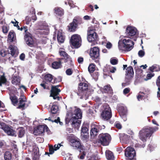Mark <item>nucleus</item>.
Returning a JSON list of instances; mask_svg holds the SVG:
<instances>
[{
	"label": "nucleus",
	"mask_w": 160,
	"mask_h": 160,
	"mask_svg": "<svg viewBox=\"0 0 160 160\" xmlns=\"http://www.w3.org/2000/svg\"><path fill=\"white\" fill-rule=\"evenodd\" d=\"M55 149L52 146H50L49 148V154H52L54 152Z\"/></svg>",
	"instance_id": "obj_48"
},
{
	"label": "nucleus",
	"mask_w": 160,
	"mask_h": 160,
	"mask_svg": "<svg viewBox=\"0 0 160 160\" xmlns=\"http://www.w3.org/2000/svg\"><path fill=\"white\" fill-rule=\"evenodd\" d=\"M57 39L59 43H63L65 40V38L63 33L60 31L58 32L57 35Z\"/></svg>",
	"instance_id": "obj_24"
},
{
	"label": "nucleus",
	"mask_w": 160,
	"mask_h": 160,
	"mask_svg": "<svg viewBox=\"0 0 160 160\" xmlns=\"http://www.w3.org/2000/svg\"><path fill=\"white\" fill-rule=\"evenodd\" d=\"M0 108H2L4 109H0V111L1 112H2L3 111H6L7 110L5 108V106L4 104L0 100Z\"/></svg>",
	"instance_id": "obj_47"
},
{
	"label": "nucleus",
	"mask_w": 160,
	"mask_h": 160,
	"mask_svg": "<svg viewBox=\"0 0 160 160\" xmlns=\"http://www.w3.org/2000/svg\"><path fill=\"white\" fill-rule=\"evenodd\" d=\"M158 129L157 127L153 128L148 126L144 127L139 132V139L143 142H145L147 138L151 137L153 133Z\"/></svg>",
	"instance_id": "obj_1"
},
{
	"label": "nucleus",
	"mask_w": 160,
	"mask_h": 160,
	"mask_svg": "<svg viewBox=\"0 0 160 160\" xmlns=\"http://www.w3.org/2000/svg\"><path fill=\"white\" fill-rule=\"evenodd\" d=\"M109 66L105 67L103 69V74L104 76H110V73H109Z\"/></svg>",
	"instance_id": "obj_36"
},
{
	"label": "nucleus",
	"mask_w": 160,
	"mask_h": 160,
	"mask_svg": "<svg viewBox=\"0 0 160 160\" xmlns=\"http://www.w3.org/2000/svg\"><path fill=\"white\" fill-rule=\"evenodd\" d=\"M54 11V13L59 16L62 17L64 14V10L60 7H55Z\"/></svg>",
	"instance_id": "obj_25"
},
{
	"label": "nucleus",
	"mask_w": 160,
	"mask_h": 160,
	"mask_svg": "<svg viewBox=\"0 0 160 160\" xmlns=\"http://www.w3.org/2000/svg\"><path fill=\"white\" fill-rule=\"evenodd\" d=\"M5 160H11L12 159V154L9 151L6 152L4 154Z\"/></svg>",
	"instance_id": "obj_34"
},
{
	"label": "nucleus",
	"mask_w": 160,
	"mask_h": 160,
	"mask_svg": "<svg viewBox=\"0 0 160 160\" xmlns=\"http://www.w3.org/2000/svg\"><path fill=\"white\" fill-rule=\"evenodd\" d=\"M95 65L93 63L90 64L88 67V71L90 73H92L95 70Z\"/></svg>",
	"instance_id": "obj_37"
},
{
	"label": "nucleus",
	"mask_w": 160,
	"mask_h": 160,
	"mask_svg": "<svg viewBox=\"0 0 160 160\" xmlns=\"http://www.w3.org/2000/svg\"><path fill=\"white\" fill-rule=\"evenodd\" d=\"M46 83L45 82L44 83H41L40 84V85L42 86L44 89H48V86L46 85Z\"/></svg>",
	"instance_id": "obj_60"
},
{
	"label": "nucleus",
	"mask_w": 160,
	"mask_h": 160,
	"mask_svg": "<svg viewBox=\"0 0 160 160\" xmlns=\"http://www.w3.org/2000/svg\"><path fill=\"white\" fill-rule=\"evenodd\" d=\"M155 71L158 72L160 71V66L157 65H154Z\"/></svg>",
	"instance_id": "obj_58"
},
{
	"label": "nucleus",
	"mask_w": 160,
	"mask_h": 160,
	"mask_svg": "<svg viewBox=\"0 0 160 160\" xmlns=\"http://www.w3.org/2000/svg\"><path fill=\"white\" fill-rule=\"evenodd\" d=\"M2 31L4 33H7L8 31V29L7 26H4L2 27Z\"/></svg>",
	"instance_id": "obj_54"
},
{
	"label": "nucleus",
	"mask_w": 160,
	"mask_h": 160,
	"mask_svg": "<svg viewBox=\"0 0 160 160\" xmlns=\"http://www.w3.org/2000/svg\"><path fill=\"white\" fill-rule=\"evenodd\" d=\"M70 42L72 45L75 48H78L81 46V38L80 35L75 34L71 37Z\"/></svg>",
	"instance_id": "obj_16"
},
{
	"label": "nucleus",
	"mask_w": 160,
	"mask_h": 160,
	"mask_svg": "<svg viewBox=\"0 0 160 160\" xmlns=\"http://www.w3.org/2000/svg\"><path fill=\"white\" fill-rule=\"evenodd\" d=\"M61 63V61L59 59L58 62L55 61L52 62V66L54 69H58L61 68L62 67Z\"/></svg>",
	"instance_id": "obj_27"
},
{
	"label": "nucleus",
	"mask_w": 160,
	"mask_h": 160,
	"mask_svg": "<svg viewBox=\"0 0 160 160\" xmlns=\"http://www.w3.org/2000/svg\"><path fill=\"white\" fill-rule=\"evenodd\" d=\"M138 54L139 57H142L145 55V53L143 51L140 50L139 51Z\"/></svg>",
	"instance_id": "obj_52"
},
{
	"label": "nucleus",
	"mask_w": 160,
	"mask_h": 160,
	"mask_svg": "<svg viewBox=\"0 0 160 160\" xmlns=\"http://www.w3.org/2000/svg\"><path fill=\"white\" fill-rule=\"evenodd\" d=\"M39 156V152L36 150V151L34 152V156L32 158L33 160H38Z\"/></svg>",
	"instance_id": "obj_42"
},
{
	"label": "nucleus",
	"mask_w": 160,
	"mask_h": 160,
	"mask_svg": "<svg viewBox=\"0 0 160 160\" xmlns=\"http://www.w3.org/2000/svg\"><path fill=\"white\" fill-rule=\"evenodd\" d=\"M136 73L140 75L142 72V70L140 67H135L134 68Z\"/></svg>",
	"instance_id": "obj_44"
},
{
	"label": "nucleus",
	"mask_w": 160,
	"mask_h": 160,
	"mask_svg": "<svg viewBox=\"0 0 160 160\" xmlns=\"http://www.w3.org/2000/svg\"><path fill=\"white\" fill-rule=\"evenodd\" d=\"M94 127L99 132V131L101 130L102 129H104L105 127L104 125L102 126L99 124H95L94 125Z\"/></svg>",
	"instance_id": "obj_43"
},
{
	"label": "nucleus",
	"mask_w": 160,
	"mask_h": 160,
	"mask_svg": "<svg viewBox=\"0 0 160 160\" xmlns=\"http://www.w3.org/2000/svg\"><path fill=\"white\" fill-rule=\"evenodd\" d=\"M83 61V58L82 57H79L78 59V62L79 63H82Z\"/></svg>",
	"instance_id": "obj_61"
},
{
	"label": "nucleus",
	"mask_w": 160,
	"mask_h": 160,
	"mask_svg": "<svg viewBox=\"0 0 160 160\" xmlns=\"http://www.w3.org/2000/svg\"><path fill=\"white\" fill-rule=\"evenodd\" d=\"M0 128L2 129L8 135L15 137L17 136L15 131L11 127L7 125L4 123L2 122L0 123Z\"/></svg>",
	"instance_id": "obj_14"
},
{
	"label": "nucleus",
	"mask_w": 160,
	"mask_h": 160,
	"mask_svg": "<svg viewBox=\"0 0 160 160\" xmlns=\"http://www.w3.org/2000/svg\"><path fill=\"white\" fill-rule=\"evenodd\" d=\"M112 89L110 85L105 86L103 88V90L105 92H108Z\"/></svg>",
	"instance_id": "obj_46"
},
{
	"label": "nucleus",
	"mask_w": 160,
	"mask_h": 160,
	"mask_svg": "<svg viewBox=\"0 0 160 160\" xmlns=\"http://www.w3.org/2000/svg\"><path fill=\"white\" fill-rule=\"evenodd\" d=\"M10 50V54L12 56H14L16 52V48L14 46L11 45L8 48Z\"/></svg>",
	"instance_id": "obj_33"
},
{
	"label": "nucleus",
	"mask_w": 160,
	"mask_h": 160,
	"mask_svg": "<svg viewBox=\"0 0 160 160\" xmlns=\"http://www.w3.org/2000/svg\"><path fill=\"white\" fill-rule=\"evenodd\" d=\"M129 137L127 135H125L121 137L120 140L125 143H127L129 141Z\"/></svg>",
	"instance_id": "obj_38"
},
{
	"label": "nucleus",
	"mask_w": 160,
	"mask_h": 160,
	"mask_svg": "<svg viewBox=\"0 0 160 160\" xmlns=\"http://www.w3.org/2000/svg\"><path fill=\"white\" fill-rule=\"evenodd\" d=\"M72 118L70 121L72 122L71 124L75 129H78L81 123V121L78 120L81 119L82 117V113L80 109H75L72 113Z\"/></svg>",
	"instance_id": "obj_2"
},
{
	"label": "nucleus",
	"mask_w": 160,
	"mask_h": 160,
	"mask_svg": "<svg viewBox=\"0 0 160 160\" xmlns=\"http://www.w3.org/2000/svg\"><path fill=\"white\" fill-rule=\"evenodd\" d=\"M112 116V112H102L101 114V117L102 119L104 120L107 121L109 120Z\"/></svg>",
	"instance_id": "obj_23"
},
{
	"label": "nucleus",
	"mask_w": 160,
	"mask_h": 160,
	"mask_svg": "<svg viewBox=\"0 0 160 160\" xmlns=\"http://www.w3.org/2000/svg\"><path fill=\"white\" fill-rule=\"evenodd\" d=\"M111 140L110 135L108 133H102L99 134L98 137V142L103 146L108 145Z\"/></svg>",
	"instance_id": "obj_6"
},
{
	"label": "nucleus",
	"mask_w": 160,
	"mask_h": 160,
	"mask_svg": "<svg viewBox=\"0 0 160 160\" xmlns=\"http://www.w3.org/2000/svg\"><path fill=\"white\" fill-rule=\"evenodd\" d=\"M99 131L96 129L94 127L92 128L91 130L90 135L91 136H93L94 137L98 134Z\"/></svg>",
	"instance_id": "obj_40"
},
{
	"label": "nucleus",
	"mask_w": 160,
	"mask_h": 160,
	"mask_svg": "<svg viewBox=\"0 0 160 160\" xmlns=\"http://www.w3.org/2000/svg\"><path fill=\"white\" fill-rule=\"evenodd\" d=\"M134 45V42L129 39H124L122 41L120 40L118 42L119 49L125 52L131 50L133 48Z\"/></svg>",
	"instance_id": "obj_3"
},
{
	"label": "nucleus",
	"mask_w": 160,
	"mask_h": 160,
	"mask_svg": "<svg viewBox=\"0 0 160 160\" xmlns=\"http://www.w3.org/2000/svg\"><path fill=\"white\" fill-rule=\"evenodd\" d=\"M59 85L52 86L50 96L52 97L54 99H57L59 100V97L58 96L59 92H61V90L58 88Z\"/></svg>",
	"instance_id": "obj_18"
},
{
	"label": "nucleus",
	"mask_w": 160,
	"mask_h": 160,
	"mask_svg": "<svg viewBox=\"0 0 160 160\" xmlns=\"http://www.w3.org/2000/svg\"><path fill=\"white\" fill-rule=\"evenodd\" d=\"M125 156L127 160H136V153L134 149L131 147H128L124 150Z\"/></svg>",
	"instance_id": "obj_10"
},
{
	"label": "nucleus",
	"mask_w": 160,
	"mask_h": 160,
	"mask_svg": "<svg viewBox=\"0 0 160 160\" xmlns=\"http://www.w3.org/2000/svg\"><path fill=\"white\" fill-rule=\"evenodd\" d=\"M59 53L61 56L63 57L59 58V59L61 61L63 60L64 62L65 63L68 62L71 67L73 66L72 58L65 52L59 51Z\"/></svg>",
	"instance_id": "obj_17"
},
{
	"label": "nucleus",
	"mask_w": 160,
	"mask_h": 160,
	"mask_svg": "<svg viewBox=\"0 0 160 160\" xmlns=\"http://www.w3.org/2000/svg\"><path fill=\"white\" fill-rule=\"evenodd\" d=\"M110 62L112 65H116L118 63V60L117 59L112 58L110 59Z\"/></svg>",
	"instance_id": "obj_45"
},
{
	"label": "nucleus",
	"mask_w": 160,
	"mask_h": 160,
	"mask_svg": "<svg viewBox=\"0 0 160 160\" xmlns=\"http://www.w3.org/2000/svg\"><path fill=\"white\" fill-rule=\"evenodd\" d=\"M105 155L108 160H114V156L113 153L109 150H107L105 152Z\"/></svg>",
	"instance_id": "obj_26"
},
{
	"label": "nucleus",
	"mask_w": 160,
	"mask_h": 160,
	"mask_svg": "<svg viewBox=\"0 0 160 160\" xmlns=\"http://www.w3.org/2000/svg\"><path fill=\"white\" fill-rule=\"evenodd\" d=\"M31 21V18L28 16H27L25 18L26 23V24L28 25Z\"/></svg>",
	"instance_id": "obj_50"
},
{
	"label": "nucleus",
	"mask_w": 160,
	"mask_h": 160,
	"mask_svg": "<svg viewBox=\"0 0 160 160\" xmlns=\"http://www.w3.org/2000/svg\"><path fill=\"white\" fill-rule=\"evenodd\" d=\"M134 76V72L133 68L132 66H129L126 68L125 78V82L122 83L123 87L129 85Z\"/></svg>",
	"instance_id": "obj_4"
},
{
	"label": "nucleus",
	"mask_w": 160,
	"mask_h": 160,
	"mask_svg": "<svg viewBox=\"0 0 160 160\" xmlns=\"http://www.w3.org/2000/svg\"><path fill=\"white\" fill-rule=\"evenodd\" d=\"M12 82L13 84L16 85H19L20 83V78L18 76H14L12 78Z\"/></svg>",
	"instance_id": "obj_30"
},
{
	"label": "nucleus",
	"mask_w": 160,
	"mask_h": 160,
	"mask_svg": "<svg viewBox=\"0 0 160 160\" xmlns=\"http://www.w3.org/2000/svg\"><path fill=\"white\" fill-rule=\"evenodd\" d=\"M102 110V112H111V110L109 105L107 103H105L103 105Z\"/></svg>",
	"instance_id": "obj_32"
},
{
	"label": "nucleus",
	"mask_w": 160,
	"mask_h": 160,
	"mask_svg": "<svg viewBox=\"0 0 160 160\" xmlns=\"http://www.w3.org/2000/svg\"><path fill=\"white\" fill-rule=\"evenodd\" d=\"M7 53V52L5 51L4 50H1L0 51V54L1 56L3 57H5Z\"/></svg>",
	"instance_id": "obj_51"
},
{
	"label": "nucleus",
	"mask_w": 160,
	"mask_h": 160,
	"mask_svg": "<svg viewBox=\"0 0 160 160\" xmlns=\"http://www.w3.org/2000/svg\"><path fill=\"white\" fill-rule=\"evenodd\" d=\"M45 131L48 134H50L51 132L47 125H39L34 128L33 133L35 135L37 136L43 134Z\"/></svg>",
	"instance_id": "obj_15"
},
{
	"label": "nucleus",
	"mask_w": 160,
	"mask_h": 160,
	"mask_svg": "<svg viewBox=\"0 0 160 160\" xmlns=\"http://www.w3.org/2000/svg\"><path fill=\"white\" fill-rule=\"evenodd\" d=\"M81 131V135L83 140L87 139L89 137L88 128L85 127H82Z\"/></svg>",
	"instance_id": "obj_21"
},
{
	"label": "nucleus",
	"mask_w": 160,
	"mask_h": 160,
	"mask_svg": "<svg viewBox=\"0 0 160 160\" xmlns=\"http://www.w3.org/2000/svg\"><path fill=\"white\" fill-rule=\"evenodd\" d=\"M87 38L88 42L92 43L91 45L97 44L99 41L98 35L93 30L90 29L88 31Z\"/></svg>",
	"instance_id": "obj_8"
},
{
	"label": "nucleus",
	"mask_w": 160,
	"mask_h": 160,
	"mask_svg": "<svg viewBox=\"0 0 160 160\" xmlns=\"http://www.w3.org/2000/svg\"><path fill=\"white\" fill-rule=\"evenodd\" d=\"M68 138L72 146L76 148L83 150V148L81 144L79 139L74 136H69Z\"/></svg>",
	"instance_id": "obj_12"
},
{
	"label": "nucleus",
	"mask_w": 160,
	"mask_h": 160,
	"mask_svg": "<svg viewBox=\"0 0 160 160\" xmlns=\"http://www.w3.org/2000/svg\"><path fill=\"white\" fill-rule=\"evenodd\" d=\"M30 13L32 14H35V9L33 7H31L30 10Z\"/></svg>",
	"instance_id": "obj_59"
},
{
	"label": "nucleus",
	"mask_w": 160,
	"mask_h": 160,
	"mask_svg": "<svg viewBox=\"0 0 160 160\" xmlns=\"http://www.w3.org/2000/svg\"><path fill=\"white\" fill-rule=\"evenodd\" d=\"M27 102L26 98L24 95H20V98L18 99V106L17 108L21 109L22 110H24L28 106V105L26 104Z\"/></svg>",
	"instance_id": "obj_19"
},
{
	"label": "nucleus",
	"mask_w": 160,
	"mask_h": 160,
	"mask_svg": "<svg viewBox=\"0 0 160 160\" xmlns=\"http://www.w3.org/2000/svg\"><path fill=\"white\" fill-rule=\"evenodd\" d=\"M7 82V79L4 75L0 77V86H2V84H5Z\"/></svg>",
	"instance_id": "obj_39"
},
{
	"label": "nucleus",
	"mask_w": 160,
	"mask_h": 160,
	"mask_svg": "<svg viewBox=\"0 0 160 160\" xmlns=\"http://www.w3.org/2000/svg\"><path fill=\"white\" fill-rule=\"evenodd\" d=\"M126 33L128 37L131 38V37L135 36L137 33V30L134 27L128 26L126 29Z\"/></svg>",
	"instance_id": "obj_20"
},
{
	"label": "nucleus",
	"mask_w": 160,
	"mask_h": 160,
	"mask_svg": "<svg viewBox=\"0 0 160 160\" xmlns=\"http://www.w3.org/2000/svg\"><path fill=\"white\" fill-rule=\"evenodd\" d=\"M89 84L84 82H81L78 84L77 95L80 97L81 99H82L84 96H86V91L88 89Z\"/></svg>",
	"instance_id": "obj_9"
},
{
	"label": "nucleus",
	"mask_w": 160,
	"mask_h": 160,
	"mask_svg": "<svg viewBox=\"0 0 160 160\" xmlns=\"http://www.w3.org/2000/svg\"><path fill=\"white\" fill-rule=\"evenodd\" d=\"M25 35L24 39L26 43L29 47H32L34 44V41L32 35L28 31L27 26H24Z\"/></svg>",
	"instance_id": "obj_11"
},
{
	"label": "nucleus",
	"mask_w": 160,
	"mask_h": 160,
	"mask_svg": "<svg viewBox=\"0 0 160 160\" xmlns=\"http://www.w3.org/2000/svg\"><path fill=\"white\" fill-rule=\"evenodd\" d=\"M73 72V70L71 68L68 69L66 71V74L69 76L71 75Z\"/></svg>",
	"instance_id": "obj_49"
},
{
	"label": "nucleus",
	"mask_w": 160,
	"mask_h": 160,
	"mask_svg": "<svg viewBox=\"0 0 160 160\" xmlns=\"http://www.w3.org/2000/svg\"><path fill=\"white\" fill-rule=\"evenodd\" d=\"M10 99L11 100L12 104L14 106H16L18 103V99L17 96L14 95L12 96L10 94Z\"/></svg>",
	"instance_id": "obj_29"
},
{
	"label": "nucleus",
	"mask_w": 160,
	"mask_h": 160,
	"mask_svg": "<svg viewBox=\"0 0 160 160\" xmlns=\"http://www.w3.org/2000/svg\"><path fill=\"white\" fill-rule=\"evenodd\" d=\"M149 70L151 71L152 73L154 71H155L154 65L150 67Z\"/></svg>",
	"instance_id": "obj_64"
},
{
	"label": "nucleus",
	"mask_w": 160,
	"mask_h": 160,
	"mask_svg": "<svg viewBox=\"0 0 160 160\" xmlns=\"http://www.w3.org/2000/svg\"><path fill=\"white\" fill-rule=\"evenodd\" d=\"M92 59L97 63L99 62L100 59V49L97 47L91 48L89 53Z\"/></svg>",
	"instance_id": "obj_5"
},
{
	"label": "nucleus",
	"mask_w": 160,
	"mask_h": 160,
	"mask_svg": "<svg viewBox=\"0 0 160 160\" xmlns=\"http://www.w3.org/2000/svg\"><path fill=\"white\" fill-rule=\"evenodd\" d=\"M148 147L149 148L150 151H153L155 148V147L151 144H149L148 145Z\"/></svg>",
	"instance_id": "obj_62"
},
{
	"label": "nucleus",
	"mask_w": 160,
	"mask_h": 160,
	"mask_svg": "<svg viewBox=\"0 0 160 160\" xmlns=\"http://www.w3.org/2000/svg\"><path fill=\"white\" fill-rule=\"evenodd\" d=\"M16 37L15 33L14 31H10L8 35V39L10 42L13 41L14 38Z\"/></svg>",
	"instance_id": "obj_31"
},
{
	"label": "nucleus",
	"mask_w": 160,
	"mask_h": 160,
	"mask_svg": "<svg viewBox=\"0 0 160 160\" xmlns=\"http://www.w3.org/2000/svg\"><path fill=\"white\" fill-rule=\"evenodd\" d=\"M144 97V96L143 95L139 94L137 96V99L139 101H140L142 100L143 98Z\"/></svg>",
	"instance_id": "obj_63"
},
{
	"label": "nucleus",
	"mask_w": 160,
	"mask_h": 160,
	"mask_svg": "<svg viewBox=\"0 0 160 160\" xmlns=\"http://www.w3.org/2000/svg\"><path fill=\"white\" fill-rule=\"evenodd\" d=\"M154 75V73L151 72H149L147 74L146 78H144V80L145 81H147L148 80L150 79L152 77H153Z\"/></svg>",
	"instance_id": "obj_41"
},
{
	"label": "nucleus",
	"mask_w": 160,
	"mask_h": 160,
	"mask_svg": "<svg viewBox=\"0 0 160 160\" xmlns=\"http://www.w3.org/2000/svg\"><path fill=\"white\" fill-rule=\"evenodd\" d=\"M53 76L52 75L50 74H47L44 76V82L48 84V83H50L51 82Z\"/></svg>",
	"instance_id": "obj_28"
},
{
	"label": "nucleus",
	"mask_w": 160,
	"mask_h": 160,
	"mask_svg": "<svg viewBox=\"0 0 160 160\" xmlns=\"http://www.w3.org/2000/svg\"><path fill=\"white\" fill-rule=\"evenodd\" d=\"M82 23V18H74L72 21L70 23L67 27L68 31L72 32L76 31L78 28V25Z\"/></svg>",
	"instance_id": "obj_7"
},
{
	"label": "nucleus",
	"mask_w": 160,
	"mask_h": 160,
	"mask_svg": "<svg viewBox=\"0 0 160 160\" xmlns=\"http://www.w3.org/2000/svg\"><path fill=\"white\" fill-rule=\"evenodd\" d=\"M116 70V68L115 67L109 66V73H113L115 72V71Z\"/></svg>",
	"instance_id": "obj_53"
},
{
	"label": "nucleus",
	"mask_w": 160,
	"mask_h": 160,
	"mask_svg": "<svg viewBox=\"0 0 160 160\" xmlns=\"http://www.w3.org/2000/svg\"><path fill=\"white\" fill-rule=\"evenodd\" d=\"M117 110L123 121H126L127 120V116L128 113L127 107L122 104H119L117 106Z\"/></svg>",
	"instance_id": "obj_13"
},
{
	"label": "nucleus",
	"mask_w": 160,
	"mask_h": 160,
	"mask_svg": "<svg viewBox=\"0 0 160 160\" xmlns=\"http://www.w3.org/2000/svg\"><path fill=\"white\" fill-rule=\"evenodd\" d=\"M130 89L129 88H125L123 91V93L124 94H126L128 93L130 91Z\"/></svg>",
	"instance_id": "obj_56"
},
{
	"label": "nucleus",
	"mask_w": 160,
	"mask_h": 160,
	"mask_svg": "<svg viewBox=\"0 0 160 160\" xmlns=\"http://www.w3.org/2000/svg\"><path fill=\"white\" fill-rule=\"evenodd\" d=\"M58 110V108L57 105H53L51 109V113L53 114L56 113Z\"/></svg>",
	"instance_id": "obj_35"
},
{
	"label": "nucleus",
	"mask_w": 160,
	"mask_h": 160,
	"mask_svg": "<svg viewBox=\"0 0 160 160\" xmlns=\"http://www.w3.org/2000/svg\"><path fill=\"white\" fill-rule=\"evenodd\" d=\"M16 133L19 138L23 137L25 133V128L23 127H19L16 130Z\"/></svg>",
	"instance_id": "obj_22"
},
{
	"label": "nucleus",
	"mask_w": 160,
	"mask_h": 160,
	"mask_svg": "<svg viewBox=\"0 0 160 160\" xmlns=\"http://www.w3.org/2000/svg\"><path fill=\"white\" fill-rule=\"evenodd\" d=\"M114 126L118 129H121L122 127L121 125L118 123H115Z\"/></svg>",
	"instance_id": "obj_57"
},
{
	"label": "nucleus",
	"mask_w": 160,
	"mask_h": 160,
	"mask_svg": "<svg viewBox=\"0 0 160 160\" xmlns=\"http://www.w3.org/2000/svg\"><path fill=\"white\" fill-rule=\"evenodd\" d=\"M156 83L158 87H160V75L157 78L156 80Z\"/></svg>",
	"instance_id": "obj_55"
}]
</instances>
